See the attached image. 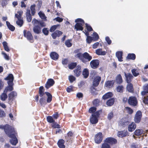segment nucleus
Masks as SVG:
<instances>
[{"label": "nucleus", "mask_w": 148, "mask_h": 148, "mask_svg": "<svg viewBox=\"0 0 148 148\" xmlns=\"http://www.w3.org/2000/svg\"><path fill=\"white\" fill-rule=\"evenodd\" d=\"M116 55L119 61L121 62L123 61V60H122V52L120 51H118L116 53Z\"/></svg>", "instance_id": "34"}, {"label": "nucleus", "mask_w": 148, "mask_h": 148, "mask_svg": "<svg viewBox=\"0 0 148 148\" xmlns=\"http://www.w3.org/2000/svg\"><path fill=\"white\" fill-rule=\"evenodd\" d=\"M117 91L120 93H123V92L124 87L123 86L119 85L117 86L116 88Z\"/></svg>", "instance_id": "39"}, {"label": "nucleus", "mask_w": 148, "mask_h": 148, "mask_svg": "<svg viewBox=\"0 0 148 148\" xmlns=\"http://www.w3.org/2000/svg\"><path fill=\"white\" fill-rule=\"evenodd\" d=\"M59 114L58 112H55L52 116L55 120L59 118Z\"/></svg>", "instance_id": "57"}, {"label": "nucleus", "mask_w": 148, "mask_h": 148, "mask_svg": "<svg viewBox=\"0 0 148 148\" xmlns=\"http://www.w3.org/2000/svg\"><path fill=\"white\" fill-rule=\"evenodd\" d=\"M73 133L72 131L69 132L65 136L66 141L68 142H71L73 140Z\"/></svg>", "instance_id": "15"}, {"label": "nucleus", "mask_w": 148, "mask_h": 148, "mask_svg": "<svg viewBox=\"0 0 148 148\" xmlns=\"http://www.w3.org/2000/svg\"><path fill=\"white\" fill-rule=\"evenodd\" d=\"M114 83V80L107 81L105 82L104 86L106 88H111L113 87Z\"/></svg>", "instance_id": "20"}, {"label": "nucleus", "mask_w": 148, "mask_h": 148, "mask_svg": "<svg viewBox=\"0 0 148 148\" xmlns=\"http://www.w3.org/2000/svg\"><path fill=\"white\" fill-rule=\"evenodd\" d=\"M129 133L126 130L119 132L118 135L119 137L121 138L129 136Z\"/></svg>", "instance_id": "21"}, {"label": "nucleus", "mask_w": 148, "mask_h": 148, "mask_svg": "<svg viewBox=\"0 0 148 148\" xmlns=\"http://www.w3.org/2000/svg\"><path fill=\"white\" fill-rule=\"evenodd\" d=\"M130 148H141L135 143H133L130 145Z\"/></svg>", "instance_id": "63"}, {"label": "nucleus", "mask_w": 148, "mask_h": 148, "mask_svg": "<svg viewBox=\"0 0 148 148\" xmlns=\"http://www.w3.org/2000/svg\"><path fill=\"white\" fill-rule=\"evenodd\" d=\"M47 121L49 123H52L54 122L55 120L53 119L52 116H48L47 117Z\"/></svg>", "instance_id": "43"}, {"label": "nucleus", "mask_w": 148, "mask_h": 148, "mask_svg": "<svg viewBox=\"0 0 148 148\" xmlns=\"http://www.w3.org/2000/svg\"><path fill=\"white\" fill-rule=\"evenodd\" d=\"M87 42L88 43L90 44L92 40H93V39L92 37L90 36H88L86 39Z\"/></svg>", "instance_id": "61"}, {"label": "nucleus", "mask_w": 148, "mask_h": 148, "mask_svg": "<svg viewBox=\"0 0 148 148\" xmlns=\"http://www.w3.org/2000/svg\"><path fill=\"white\" fill-rule=\"evenodd\" d=\"M74 73V75L76 77L79 76L82 73V70L81 66L78 65L75 67L73 71Z\"/></svg>", "instance_id": "14"}, {"label": "nucleus", "mask_w": 148, "mask_h": 148, "mask_svg": "<svg viewBox=\"0 0 148 148\" xmlns=\"http://www.w3.org/2000/svg\"><path fill=\"white\" fill-rule=\"evenodd\" d=\"M93 104L95 106H98L99 105L100 100L98 99H95L93 101Z\"/></svg>", "instance_id": "50"}, {"label": "nucleus", "mask_w": 148, "mask_h": 148, "mask_svg": "<svg viewBox=\"0 0 148 148\" xmlns=\"http://www.w3.org/2000/svg\"><path fill=\"white\" fill-rule=\"evenodd\" d=\"M99 115L100 114L98 111L92 114L90 119V123L92 124L97 123L98 121V118L99 117Z\"/></svg>", "instance_id": "6"}, {"label": "nucleus", "mask_w": 148, "mask_h": 148, "mask_svg": "<svg viewBox=\"0 0 148 148\" xmlns=\"http://www.w3.org/2000/svg\"><path fill=\"white\" fill-rule=\"evenodd\" d=\"M103 137L102 134L101 132H99L96 134L94 137V141L97 144L100 143L102 141Z\"/></svg>", "instance_id": "9"}, {"label": "nucleus", "mask_w": 148, "mask_h": 148, "mask_svg": "<svg viewBox=\"0 0 148 148\" xmlns=\"http://www.w3.org/2000/svg\"><path fill=\"white\" fill-rule=\"evenodd\" d=\"M100 61L97 59H94L91 60L90 62L91 67L93 69H96L99 66Z\"/></svg>", "instance_id": "13"}, {"label": "nucleus", "mask_w": 148, "mask_h": 148, "mask_svg": "<svg viewBox=\"0 0 148 148\" xmlns=\"http://www.w3.org/2000/svg\"><path fill=\"white\" fill-rule=\"evenodd\" d=\"M26 17L27 21L29 22H30L32 21V17L29 10L26 13Z\"/></svg>", "instance_id": "41"}, {"label": "nucleus", "mask_w": 148, "mask_h": 148, "mask_svg": "<svg viewBox=\"0 0 148 148\" xmlns=\"http://www.w3.org/2000/svg\"><path fill=\"white\" fill-rule=\"evenodd\" d=\"M128 104L133 106H136L138 104V101L136 98L133 96H130L128 99Z\"/></svg>", "instance_id": "8"}, {"label": "nucleus", "mask_w": 148, "mask_h": 148, "mask_svg": "<svg viewBox=\"0 0 148 148\" xmlns=\"http://www.w3.org/2000/svg\"><path fill=\"white\" fill-rule=\"evenodd\" d=\"M75 57L78 58L84 64L89 62L92 59V57L87 52H85L83 53L79 52L75 56Z\"/></svg>", "instance_id": "3"}, {"label": "nucleus", "mask_w": 148, "mask_h": 148, "mask_svg": "<svg viewBox=\"0 0 148 148\" xmlns=\"http://www.w3.org/2000/svg\"><path fill=\"white\" fill-rule=\"evenodd\" d=\"M127 89L129 92H133L134 91V88L133 84L130 83H128L127 85Z\"/></svg>", "instance_id": "37"}, {"label": "nucleus", "mask_w": 148, "mask_h": 148, "mask_svg": "<svg viewBox=\"0 0 148 148\" xmlns=\"http://www.w3.org/2000/svg\"><path fill=\"white\" fill-rule=\"evenodd\" d=\"M114 98H111L107 101L106 104L108 106H111L114 104Z\"/></svg>", "instance_id": "28"}, {"label": "nucleus", "mask_w": 148, "mask_h": 148, "mask_svg": "<svg viewBox=\"0 0 148 148\" xmlns=\"http://www.w3.org/2000/svg\"><path fill=\"white\" fill-rule=\"evenodd\" d=\"M65 141L63 139H60L58 140L57 145L59 148H65V145H64Z\"/></svg>", "instance_id": "27"}, {"label": "nucleus", "mask_w": 148, "mask_h": 148, "mask_svg": "<svg viewBox=\"0 0 148 148\" xmlns=\"http://www.w3.org/2000/svg\"><path fill=\"white\" fill-rule=\"evenodd\" d=\"M2 44L5 50L7 52H9L10 50L8 47L7 43L5 41H4L3 42Z\"/></svg>", "instance_id": "46"}, {"label": "nucleus", "mask_w": 148, "mask_h": 148, "mask_svg": "<svg viewBox=\"0 0 148 148\" xmlns=\"http://www.w3.org/2000/svg\"><path fill=\"white\" fill-rule=\"evenodd\" d=\"M136 125L135 123L132 122L131 124L129 125L128 126V131L130 132L133 131L136 128Z\"/></svg>", "instance_id": "22"}, {"label": "nucleus", "mask_w": 148, "mask_h": 148, "mask_svg": "<svg viewBox=\"0 0 148 148\" xmlns=\"http://www.w3.org/2000/svg\"><path fill=\"white\" fill-rule=\"evenodd\" d=\"M6 23L8 28L12 32L14 31L15 29V27L14 26L11 25L10 23L8 21H6Z\"/></svg>", "instance_id": "35"}, {"label": "nucleus", "mask_w": 148, "mask_h": 148, "mask_svg": "<svg viewBox=\"0 0 148 148\" xmlns=\"http://www.w3.org/2000/svg\"><path fill=\"white\" fill-rule=\"evenodd\" d=\"M104 141L107 144L110 145L112 146L116 144L117 143V140L112 137H108L106 138Z\"/></svg>", "instance_id": "12"}, {"label": "nucleus", "mask_w": 148, "mask_h": 148, "mask_svg": "<svg viewBox=\"0 0 148 148\" xmlns=\"http://www.w3.org/2000/svg\"><path fill=\"white\" fill-rule=\"evenodd\" d=\"M101 148H111L110 145L107 144L104 141V143L101 145Z\"/></svg>", "instance_id": "48"}, {"label": "nucleus", "mask_w": 148, "mask_h": 148, "mask_svg": "<svg viewBox=\"0 0 148 148\" xmlns=\"http://www.w3.org/2000/svg\"><path fill=\"white\" fill-rule=\"evenodd\" d=\"M132 73L133 75L135 77H137L139 75V73L138 71H137V69H133L131 70Z\"/></svg>", "instance_id": "47"}, {"label": "nucleus", "mask_w": 148, "mask_h": 148, "mask_svg": "<svg viewBox=\"0 0 148 148\" xmlns=\"http://www.w3.org/2000/svg\"><path fill=\"white\" fill-rule=\"evenodd\" d=\"M82 75L84 78H87L89 75V70L87 68L84 69L82 71Z\"/></svg>", "instance_id": "31"}, {"label": "nucleus", "mask_w": 148, "mask_h": 148, "mask_svg": "<svg viewBox=\"0 0 148 148\" xmlns=\"http://www.w3.org/2000/svg\"><path fill=\"white\" fill-rule=\"evenodd\" d=\"M42 32L45 35L47 36L49 33V29L47 28H44L42 29Z\"/></svg>", "instance_id": "58"}, {"label": "nucleus", "mask_w": 148, "mask_h": 148, "mask_svg": "<svg viewBox=\"0 0 148 148\" xmlns=\"http://www.w3.org/2000/svg\"><path fill=\"white\" fill-rule=\"evenodd\" d=\"M143 131L142 130L137 129L134 132V134L136 136H139L143 134Z\"/></svg>", "instance_id": "45"}, {"label": "nucleus", "mask_w": 148, "mask_h": 148, "mask_svg": "<svg viewBox=\"0 0 148 148\" xmlns=\"http://www.w3.org/2000/svg\"><path fill=\"white\" fill-rule=\"evenodd\" d=\"M35 6L36 5L35 4H33L31 6L30 10L31 12V13L32 15L34 16V15L35 14L36 12H35Z\"/></svg>", "instance_id": "49"}, {"label": "nucleus", "mask_w": 148, "mask_h": 148, "mask_svg": "<svg viewBox=\"0 0 148 148\" xmlns=\"http://www.w3.org/2000/svg\"><path fill=\"white\" fill-rule=\"evenodd\" d=\"M136 58V55L134 53H129L127 57L128 59L134 60Z\"/></svg>", "instance_id": "40"}, {"label": "nucleus", "mask_w": 148, "mask_h": 148, "mask_svg": "<svg viewBox=\"0 0 148 148\" xmlns=\"http://www.w3.org/2000/svg\"><path fill=\"white\" fill-rule=\"evenodd\" d=\"M97 108L95 107H92L90 108L89 110V112L90 113H94L96 111Z\"/></svg>", "instance_id": "54"}, {"label": "nucleus", "mask_w": 148, "mask_h": 148, "mask_svg": "<svg viewBox=\"0 0 148 148\" xmlns=\"http://www.w3.org/2000/svg\"><path fill=\"white\" fill-rule=\"evenodd\" d=\"M8 98V95L7 94V93L3 92L2 93L0 96V99L2 101H4L6 100V99Z\"/></svg>", "instance_id": "38"}, {"label": "nucleus", "mask_w": 148, "mask_h": 148, "mask_svg": "<svg viewBox=\"0 0 148 148\" xmlns=\"http://www.w3.org/2000/svg\"><path fill=\"white\" fill-rule=\"evenodd\" d=\"M22 11H18L17 12L18 14H15V17L17 18L18 20H19V19H20L21 18V16L22 15V14H23Z\"/></svg>", "instance_id": "56"}, {"label": "nucleus", "mask_w": 148, "mask_h": 148, "mask_svg": "<svg viewBox=\"0 0 148 148\" xmlns=\"http://www.w3.org/2000/svg\"><path fill=\"white\" fill-rule=\"evenodd\" d=\"M93 37H92L94 41H96L98 40L99 37L98 34L96 32H94L93 33Z\"/></svg>", "instance_id": "51"}, {"label": "nucleus", "mask_w": 148, "mask_h": 148, "mask_svg": "<svg viewBox=\"0 0 148 148\" xmlns=\"http://www.w3.org/2000/svg\"><path fill=\"white\" fill-rule=\"evenodd\" d=\"M18 20L16 22V23L17 25L20 26V27H21L23 24V20H21V18Z\"/></svg>", "instance_id": "64"}, {"label": "nucleus", "mask_w": 148, "mask_h": 148, "mask_svg": "<svg viewBox=\"0 0 148 148\" xmlns=\"http://www.w3.org/2000/svg\"><path fill=\"white\" fill-rule=\"evenodd\" d=\"M14 84H8V86L6 87L4 91L6 93L8 92H10L12 91L13 90V86Z\"/></svg>", "instance_id": "30"}, {"label": "nucleus", "mask_w": 148, "mask_h": 148, "mask_svg": "<svg viewBox=\"0 0 148 148\" xmlns=\"http://www.w3.org/2000/svg\"><path fill=\"white\" fill-rule=\"evenodd\" d=\"M45 89L43 86L40 87L39 88L38 93L40 97H43L45 94L47 96V103H50L52 100V96L49 92H45Z\"/></svg>", "instance_id": "4"}, {"label": "nucleus", "mask_w": 148, "mask_h": 148, "mask_svg": "<svg viewBox=\"0 0 148 148\" xmlns=\"http://www.w3.org/2000/svg\"><path fill=\"white\" fill-rule=\"evenodd\" d=\"M125 109L127 111V113L129 114H132L133 112V110L131 108L127 107H126Z\"/></svg>", "instance_id": "60"}, {"label": "nucleus", "mask_w": 148, "mask_h": 148, "mask_svg": "<svg viewBox=\"0 0 148 148\" xmlns=\"http://www.w3.org/2000/svg\"><path fill=\"white\" fill-rule=\"evenodd\" d=\"M142 117L141 112L140 110L138 111L136 113L134 118V123L138 124L141 121Z\"/></svg>", "instance_id": "7"}, {"label": "nucleus", "mask_w": 148, "mask_h": 148, "mask_svg": "<svg viewBox=\"0 0 148 148\" xmlns=\"http://www.w3.org/2000/svg\"><path fill=\"white\" fill-rule=\"evenodd\" d=\"M75 77L73 75H70L69 77V79L70 83H72L76 80Z\"/></svg>", "instance_id": "55"}, {"label": "nucleus", "mask_w": 148, "mask_h": 148, "mask_svg": "<svg viewBox=\"0 0 148 148\" xmlns=\"http://www.w3.org/2000/svg\"><path fill=\"white\" fill-rule=\"evenodd\" d=\"M95 87L92 85L90 88V92L93 95H96L98 94L96 92V89Z\"/></svg>", "instance_id": "36"}, {"label": "nucleus", "mask_w": 148, "mask_h": 148, "mask_svg": "<svg viewBox=\"0 0 148 148\" xmlns=\"http://www.w3.org/2000/svg\"><path fill=\"white\" fill-rule=\"evenodd\" d=\"M9 0H2L1 2V4L3 8L5 7L8 4V2Z\"/></svg>", "instance_id": "62"}, {"label": "nucleus", "mask_w": 148, "mask_h": 148, "mask_svg": "<svg viewBox=\"0 0 148 148\" xmlns=\"http://www.w3.org/2000/svg\"><path fill=\"white\" fill-rule=\"evenodd\" d=\"M17 95L16 92L14 91H12L8 95V102L12 101L14 97Z\"/></svg>", "instance_id": "24"}, {"label": "nucleus", "mask_w": 148, "mask_h": 148, "mask_svg": "<svg viewBox=\"0 0 148 148\" xmlns=\"http://www.w3.org/2000/svg\"><path fill=\"white\" fill-rule=\"evenodd\" d=\"M101 80V77L99 76H96L92 82V86L95 87H97Z\"/></svg>", "instance_id": "17"}, {"label": "nucleus", "mask_w": 148, "mask_h": 148, "mask_svg": "<svg viewBox=\"0 0 148 148\" xmlns=\"http://www.w3.org/2000/svg\"><path fill=\"white\" fill-rule=\"evenodd\" d=\"M50 56L51 58L55 60H58L59 58L58 54L55 52H51L50 53Z\"/></svg>", "instance_id": "25"}, {"label": "nucleus", "mask_w": 148, "mask_h": 148, "mask_svg": "<svg viewBox=\"0 0 148 148\" xmlns=\"http://www.w3.org/2000/svg\"><path fill=\"white\" fill-rule=\"evenodd\" d=\"M77 66L76 62H71L68 64V67L69 69H73Z\"/></svg>", "instance_id": "42"}, {"label": "nucleus", "mask_w": 148, "mask_h": 148, "mask_svg": "<svg viewBox=\"0 0 148 148\" xmlns=\"http://www.w3.org/2000/svg\"><path fill=\"white\" fill-rule=\"evenodd\" d=\"M53 124L52 125V127L54 128H60L61 127V126L58 124L55 121L53 123Z\"/></svg>", "instance_id": "52"}, {"label": "nucleus", "mask_w": 148, "mask_h": 148, "mask_svg": "<svg viewBox=\"0 0 148 148\" xmlns=\"http://www.w3.org/2000/svg\"><path fill=\"white\" fill-rule=\"evenodd\" d=\"M96 53L98 55H105L106 54V51H103L102 49H99L96 50Z\"/></svg>", "instance_id": "32"}, {"label": "nucleus", "mask_w": 148, "mask_h": 148, "mask_svg": "<svg viewBox=\"0 0 148 148\" xmlns=\"http://www.w3.org/2000/svg\"><path fill=\"white\" fill-rule=\"evenodd\" d=\"M124 73L127 82L128 83H131L133 78V76L130 73H126L125 72H124Z\"/></svg>", "instance_id": "18"}, {"label": "nucleus", "mask_w": 148, "mask_h": 148, "mask_svg": "<svg viewBox=\"0 0 148 148\" xmlns=\"http://www.w3.org/2000/svg\"><path fill=\"white\" fill-rule=\"evenodd\" d=\"M63 33L59 30H56L51 34V36L53 39H55L57 37H59L62 35Z\"/></svg>", "instance_id": "23"}, {"label": "nucleus", "mask_w": 148, "mask_h": 148, "mask_svg": "<svg viewBox=\"0 0 148 148\" xmlns=\"http://www.w3.org/2000/svg\"><path fill=\"white\" fill-rule=\"evenodd\" d=\"M71 40H66L65 42V45L67 47H71L72 45V43L71 42Z\"/></svg>", "instance_id": "53"}, {"label": "nucleus", "mask_w": 148, "mask_h": 148, "mask_svg": "<svg viewBox=\"0 0 148 148\" xmlns=\"http://www.w3.org/2000/svg\"><path fill=\"white\" fill-rule=\"evenodd\" d=\"M32 23L34 25L33 28V31L34 33L39 34L41 33V27H45L46 25L42 21H38L34 18L33 19Z\"/></svg>", "instance_id": "2"}, {"label": "nucleus", "mask_w": 148, "mask_h": 148, "mask_svg": "<svg viewBox=\"0 0 148 148\" xmlns=\"http://www.w3.org/2000/svg\"><path fill=\"white\" fill-rule=\"evenodd\" d=\"M86 28L88 32H91L93 31V29L92 27L87 23L85 24Z\"/></svg>", "instance_id": "59"}, {"label": "nucleus", "mask_w": 148, "mask_h": 148, "mask_svg": "<svg viewBox=\"0 0 148 148\" xmlns=\"http://www.w3.org/2000/svg\"><path fill=\"white\" fill-rule=\"evenodd\" d=\"M0 129L3 130L6 135L10 138H12L10 140L11 144L14 145H16L18 141L16 137L17 133L15 130L14 128L8 124L4 125H0Z\"/></svg>", "instance_id": "1"}, {"label": "nucleus", "mask_w": 148, "mask_h": 148, "mask_svg": "<svg viewBox=\"0 0 148 148\" xmlns=\"http://www.w3.org/2000/svg\"><path fill=\"white\" fill-rule=\"evenodd\" d=\"M14 79V77L12 74H9L8 76L4 79L6 80H8V84H13V81Z\"/></svg>", "instance_id": "19"}, {"label": "nucleus", "mask_w": 148, "mask_h": 148, "mask_svg": "<svg viewBox=\"0 0 148 148\" xmlns=\"http://www.w3.org/2000/svg\"><path fill=\"white\" fill-rule=\"evenodd\" d=\"M116 82L117 84H120L123 82V79L121 74H118L116 77Z\"/></svg>", "instance_id": "33"}, {"label": "nucleus", "mask_w": 148, "mask_h": 148, "mask_svg": "<svg viewBox=\"0 0 148 148\" xmlns=\"http://www.w3.org/2000/svg\"><path fill=\"white\" fill-rule=\"evenodd\" d=\"M129 122L126 117L122 118L121 119L119 123V125L123 127L127 126L129 124Z\"/></svg>", "instance_id": "11"}, {"label": "nucleus", "mask_w": 148, "mask_h": 148, "mask_svg": "<svg viewBox=\"0 0 148 148\" xmlns=\"http://www.w3.org/2000/svg\"><path fill=\"white\" fill-rule=\"evenodd\" d=\"M39 100V102L41 106H45L47 104V100H46L45 98L44 97H41Z\"/></svg>", "instance_id": "29"}, {"label": "nucleus", "mask_w": 148, "mask_h": 148, "mask_svg": "<svg viewBox=\"0 0 148 148\" xmlns=\"http://www.w3.org/2000/svg\"><path fill=\"white\" fill-rule=\"evenodd\" d=\"M113 94L112 92H108L104 95L102 97V99L105 100L109 98H111L113 96Z\"/></svg>", "instance_id": "26"}, {"label": "nucleus", "mask_w": 148, "mask_h": 148, "mask_svg": "<svg viewBox=\"0 0 148 148\" xmlns=\"http://www.w3.org/2000/svg\"><path fill=\"white\" fill-rule=\"evenodd\" d=\"M23 34L24 37L26 38L31 43L34 42V40L33 36L30 31L27 32L26 30H24L23 31Z\"/></svg>", "instance_id": "10"}, {"label": "nucleus", "mask_w": 148, "mask_h": 148, "mask_svg": "<svg viewBox=\"0 0 148 148\" xmlns=\"http://www.w3.org/2000/svg\"><path fill=\"white\" fill-rule=\"evenodd\" d=\"M38 14L39 16L42 19L44 20L45 21L47 20V17L45 16L44 14L41 11H40L38 13Z\"/></svg>", "instance_id": "44"}, {"label": "nucleus", "mask_w": 148, "mask_h": 148, "mask_svg": "<svg viewBox=\"0 0 148 148\" xmlns=\"http://www.w3.org/2000/svg\"><path fill=\"white\" fill-rule=\"evenodd\" d=\"M55 84V81L52 79H49L47 80L45 84V87L46 89H48L52 86Z\"/></svg>", "instance_id": "16"}, {"label": "nucleus", "mask_w": 148, "mask_h": 148, "mask_svg": "<svg viewBox=\"0 0 148 148\" xmlns=\"http://www.w3.org/2000/svg\"><path fill=\"white\" fill-rule=\"evenodd\" d=\"M75 22L76 23L75 25V29L76 31H82L83 29V26L85 23L84 20L81 18H78L75 20Z\"/></svg>", "instance_id": "5"}]
</instances>
